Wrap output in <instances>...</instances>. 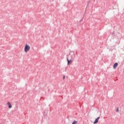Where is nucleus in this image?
Returning a JSON list of instances; mask_svg holds the SVG:
<instances>
[{"mask_svg":"<svg viewBox=\"0 0 124 124\" xmlns=\"http://www.w3.org/2000/svg\"><path fill=\"white\" fill-rule=\"evenodd\" d=\"M75 58V54H74V52H71L69 53L68 57L67 58V60H70L73 61V59Z\"/></svg>","mask_w":124,"mask_h":124,"instance_id":"obj_1","label":"nucleus"},{"mask_svg":"<svg viewBox=\"0 0 124 124\" xmlns=\"http://www.w3.org/2000/svg\"><path fill=\"white\" fill-rule=\"evenodd\" d=\"M67 64H68H68H69V63H71L73 62V60H69V59H67Z\"/></svg>","mask_w":124,"mask_h":124,"instance_id":"obj_4","label":"nucleus"},{"mask_svg":"<svg viewBox=\"0 0 124 124\" xmlns=\"http://www.w3.org/2000/svg\"><path fill=\"white\" fill-rule=\"evenodd\" d=\"M30 49H31V47L30 46L26 45L24 48L25 52L27 53L28 51L30 50Z\"/></svg>","mask_w":124,"mask_h":124,"instance_id":"obj_2","label":"nucleus"},{"mask_svg":"<svg viewBox=\"0 0 124 124\" xmlns=\"http://www.w3.org/2000/svg\"><path fill=\"white\" fill-rule=\"evenodd\" d=\"M116 112H119V108H117Z\"/></svg>","mask_w":124,"mask_h":124,"instance_id":"obj_9","label":"nucleus"},{"mask_svg":"<svg viewBox=\"0 0 124 124\" xmlns=\"http://www.w3.org/2000/svg\"><path fill=\"white\" fill-rule=\"evenodd\" d=\"M8 107H9V109H10V108H12V105L11 104V105H9Z\"/></svg>","mask_w":124,"mask_h":124,"instance_id":"obj_7","label":"nucleus"},{"mask_svg":"<svg viewBox=\"0 0 124 124\" xmlns=\"http://www.w3.org/2000/svg\"><path fill=\"white\" fill-rule=\"evenodd\" d=\"M7 104H8V105H10L11 104H10V102H9L7 103Z\"/></svg>","mask_w":124,"mask_h":124,"instance_id":"obj_8","label":"nucleus"},{"mask_svg":"<svg viewBox=\"0 0 124 124\" xmlns=\"http://www.w3.org/2000/svg\"><path fill=\"white\" fill-rule=\"evenodd\" d=\"M77 123H78V122L76 121H74V122L72 123V124H77Z\"/></svg>","mask_w":124,"mask_h":124,"instance_id":"obj_6","label":"nucleus"},{"mask_svg":"<svg viewBox=\"0 0 124 124\" xmlns=\"http://www.w3.org/2000/svg\"><path fill=\"white\" fill-rule=\"evenodd\" d=\"M100 118V117H97L93 122V124H97V123H98V120H99Z\"/></svg>","mask_w":124,"mask_h":124,"instance_id":"obj_3","label":"nucleus"},{"mask_svg":"<svg viewBox=\"0 0 124 124\" xmlns=\"http://www.w3.org/2000/svg\"><path fill=\"white\" fill-rule=\"evenodd\" d=\"M64 78H65V76H64L63 77V79H64Z\"/></svg>","mask_w":124,"mask_h":124,"instance_id":"obj_10","label":"nucleus"},{"mask_svg":"<svg viewBox=\"0 0 124 124\" xmlns=\"http://www.w3.org/2000/svg\"><path fill=\"white\" fill-rule=\"evenodd\" d=\"M117 67H118V63H115L113 65V68H116Z\"/></svg>","mask_w":124,"mask_h":124,"instance_id":"obj_5","label":"nucleus"}]
</instances>
